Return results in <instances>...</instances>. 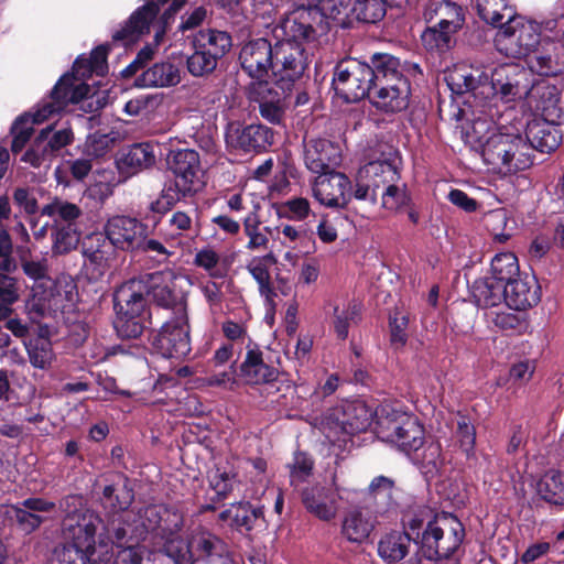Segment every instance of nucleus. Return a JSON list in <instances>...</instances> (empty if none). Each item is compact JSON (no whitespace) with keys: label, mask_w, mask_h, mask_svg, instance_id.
I'll list each match as a JSON object with an SVG mask.
<instances>
[{"label":"nucleus","mask_w":564,"mask_h":564,"mask_svg":"<svg viewBox=\"0 0 564 564\" xmlns=\"http://www.w3.org/2000/svg\"><path fill=\"white\" fill-rule=\"evenodd\" d=\"M284 39L274 43L273 65L271 80L278 87L292 90L295 83L302 78L308 67V54L304 43L316 41L324 34H310V36H293L289 33V23H283Z\"/></svg>","instance_id":"4"},{"label":"nucleus","mask_w":564,"mask_h":564,"mask_svg":"<svg viewBox=\"0 0 564 564\" xmlns=\"http://www.w3.org/2000/svg\"><path fill=\"white\" fill-rule=\"evenodd\" d=\"M19 288L15 278L0 273V321H6L13 313L12 305L19 301Z\"/></svg>","instance_id":"57"},{"label":"nucleus","mask_w":564,"mask_h":564,"mask_svg":"<svg viewBox=\"0 0 564 564\" xmlns=\"http://www.w3.org/2000/svg\"><path fill=\"white\" fill-rule=\"evenodd\" d=\"M520 274H522V272L520 271L518 258L513 252L497 253L492 258L489 276L505 290L520 276Z\"/></svg>","instance_id":"45"},{"label":"nucleus","mask_w":564,"mask_h":564,"mask_svg":"<svg viewBox=\"0 0 564 564\" xmlns=\"http://www.w3.org/2000/svg\"><path fill=\"white\" fill-rule=\"evenodd\" d=\"M141 286L129 279L113 292V329L121 339H137L151 325V307Z\"/></svg>","instance_id":"3"},{"label":"nucleus","mask_w":564,"mask_h":564,"mask_svg":"<svg viewBox=\"0 0 564 564\" xmlns=\"http://www.w3.org/2000/svg\"><path fill=\"white\" fill-rule=\"evenodd\" d=\"M105 523L106 521L99 514L86 510L77 517L75 524H70L67 528L66 534L70 542H66V544L83 551L96 564L97 556L99 555L98 539H96L97 529L100 525L104 529Z\"/></svg>","instance_id":"21"},{"label":"nucleus","mask_w":564,"mask_h":564,"mask_svg":"<svg viewBox=\"0 0 564 564\" xmlns=\"http://www.w3.org/2000/svg\"><path fill=\"white\" fill-rule=\"evenodd\" d=\"M47 333V329L44 330L41 328L40 334L35 337L24 340L30 364L39 369H46L50 367L54 357L52 343Z\"/></svg>","instance_id":"47"},{"label":"nucleus","mask_w":564,"mask_h":564,"mask_svg":"<svg viewBox=\"0 0 564 564\" xmlns=\"http://www.w3.org/2000/svg\"><path fill=\"white\" fill-rule=\"evenodd\" d=\"M291 93L269 82H252L248 86L249 100L258 104L261 118L271 124L282 123Z\"/></svg>","instance_id":"13"},{"label":"nucleus","mask_w":564,"mask_h":564,"mask_svg":"<svg viewBox=\"0 0 564 564\" xmlns=\"http://www.w3.org/2000/svg\"><path fill=\"white\" fill-rule=\"evenodd\" d=\"M387 7L389 4L386 0H354L351 14L358 21L377 23L386 15Z\"/></svg>","instance_id":"56"},{"label":"nucleus","mask_w":564,"mask_h":564,"mask_svg":"<svg viewBox=\"0 0 564 564\" xmlns=\"http://www.w3.org/2000/svg\"><path fill=\"white\" fill-rule=\"evenodd\" d=\"M134 500V491L130 486V480L123 474H117L109 484L102 487L99 501L107 512L106 523L112 521L118 516H130L129 507Z\"/></svg>","instance_id":"23"},{"label":"nucleus","mask_w":564,"mask_h":564,"mask_svg":"<svg viewBox=\"0 0 564 564\" xmlns=\"http://www.w3.org/2000/svg\"><path fill=\"white\" fill-rule=\"evenodd\" d=\"M457 32L443 29L434 23H426L421 33V43L426 52L443 55L456 45Z\"/></svg>","instance_id":"42"},{"label":"nucleus","mask_w":564,"mask_h":564,"mask_svg":"<svg viewBox=\"0 0 564 564\" xmlns=\"http://www.w3.org/2000/svg\"><path fill=\"white\" fill-rule=\"evenodd\" d=\"M438 520L440 518L434 517L432 510L427 507L410 509L402 516V533L408 534L410 540L419 547L425 527Z\"/></svg>","instance_id":"46"},{"label":"nucleus","mask_w":564,"mask_h":564,"mask_svg":"<svg viewBox=\"0 0 564 564\" xmlns=\"http://www.w3.org/2000/svg\"><path fill=\"white\" fill-rule=\"evenodd\" d=\"M368 66L372 70L373 85L398 79L401 61L390 53H375L370 56Z\"/></svg>","instance_id":"48"},{"label":"nucleus","mask_w":564,"mask_h":564,"mask_svg":"<svg viewBox=\"0 0 564 564\" xmlns=\"http://www.w3.org/2000/svg\"><path fill=\"white\" fill-rule=\"evenodd\" d=\"M409 316L395 307L389 314L390 344L394 349L405 346L409 335L406 333Z\"/></svg>","instance_id":"61"},{"label":"nucleus","mask_w":564,"mask_h":564,"mask_svg":"<svg viewBox=\"0 0 564 564\" xmlns=\"http://www.w3.org/2000/svg\"><path fill=\"white\" fill-rule=\"evenodd\" d=\"M540 25L519 15H509L500 26L494 43L496 50L510 58H524L532 55L542 41Z\"/></svg>","instance_id":"9"},{"label":"nucleus","mask_w":564,"mask_h":564,"mask_svg":"<svg viewBox=\"0 0 564 564\" xmlns=\"http://www.w3.org/2000/svg\"><path fill=\"white\" fill-rule=\"evenodd\" d=\"M140 543H119L117 536L107 530V524L104 525V532L98 534L99 555L97 556L96 564L108 562L112 556V546L121 549L113 564H141L143 560L142 552L138 549Z\"/></svg>","instance_id":"34"},{"label":"nucleus","mask_w":564,"mask_h":564,"mask_svg":"<svg viewBox=\"0 0 564 564\" xmlns=\"http://www.w3.org/2000/svg\"><path fill=\"white\" fill-rule=\"evenodd\" d=\"M132 281L138 283L141 288L142 295L148 299L151 296L153 302L163 308L178 307L181 308L182 301L175 291V275L171 270L155 271L152 273L140 274L138 278H132Z\"/></svg>","instance_id":"16"},{"label":"nucleus","mask_w":564,"mask_h":564,"mask_svg":"<svg viewBox=\"0 0 564 564\" xmlns=\"http://www.w3.org/2000/svg\"><path fill=\"white\" fill-rule=\"evenodd\" d=\"M313 183V196L322 205L332 208H346L351 200V181L336 169L317 173Z\"/></svg>","instance_id":"17"},{"label":"nucleus","mask_w":564,"mask_h":564,"mask_svg":"<svg viewBox=\"0 0 564 564\" xmlns=\"http://www.w3.org/2000/svg\"><path fill=\"white\" fill-rule=\"evenodd\" d=\"M183 516L174 507L159 503L149 505L130 516H118L107 524V530L112 532L119 543H140L149 533L155 532L162 538L174 535L183 528Z\"/></svg>","instance_id":"1"},{"label":"nucleus","mask_w":564,"mask_h":564,"mask_svg":"<svg viewBox=\"0 0 564 564\" xmlns=\"http://www.w3.org/2000/svg\"><path fill=\"white\" fill-rule=\"evenodd\" d=\"M541 301V288L534 276L520 274L506 288L505 303L512 310L525 311Z\"/></svg>","instance_id":"35"},{"label":"nucleus","mask_w":564,"mask_h":564,"mask_svg":"<svg viewBox=\"0 0 564 564\" xmlns=\"http://www.w3.org/2000/svg\"><path fill=\"white\" fill-rule=\"evenodd\" d=\"M37 111L30 117L29 115L19 116L13 122L10 132L12 134L11 151L17 154L23 150L25 144L30 141L34 129V123H40L43 120H37Z\"/></svg>","instance_id":"54"},{"label":"nucleus","mask_w":564,"mask_h":564,"mask_svg":"<svg viewBox=\"0 0 564 564\" xmlns=\"http://www.w3.org/2000/svg\"><path fill=\"white\" fill-rule=\"evenodd\" d=\"M530 68L541 76L554 77L564 72V44L544 37L530 56Z\"/></svg>","instance_id":"30"},{"label":"nucleus","mask_w":564,"mask_h":564,"mask_svg":"<svg viewBox=\"0 0 564 564\" xmlns=\"http://www.w3.org/2000/svg\"><path fill=\"white\" fill-rule=\"evenodd\" d=\"M411 542L408 534L392 531L380 539L378 554L387 564H398L409 554Z\"/></svg>","instance_id":"43"},{"label":"nucleus","mask_w":564,"mask_h":564,"mask_svg":"<svg viewBox=\"0 0 564 564\" xmlns=\"http://www.w3.org/2000/svg\"><path fill=\"white\" fill-rule=\"evenodd\" d=\"M541 111V118L551 122L560 123L564 112L562 108V97L560 90L554 85H547L542 88L536 105Z\"/></svg>","instance_id":"52"},{"label":"nucleus","mask_w":564,"mask_h":564,"mask_svg":"<svg viewBox=\"0 0 564 564\" xmlns=\"http://www.w3.org/2000/svg\"><path fill=\"white\" fill-rule=\"evenodd\" d=\"M275 132L272 128L263 123L240 124L231 122L228 124L225 133V140L228 148L238 152L262 153L274 143Z\"/></svg>","instance_id":"12"},{"label":"nucleus","mask_w":564,"mask_h":564,"mask_svg":"<svg viewBox=\"0 0 564 564\" xmlns=\"http://www.w3.org/2000/svg\"><path fill=\"white\" fill-rule=\"evenodd\" d=\"M74 74L65 73L54 85L51 91V101L37 110V120H46L54 113L65 110L69 104L88 101L91 89L88 84L80 82L76 84Z\"/></svg>","instance_id":"14"},{"label":"nucleus","mask_w":564,"mask_h":564,"mask_svg":"<svg viewBox=\"0 0 564 564\" xmlns=\"http://www.w3.org/2000/svg\"><path fill=\"white\" fill-rule=\"evenodd\" d=\"M410 84L400 78L373 85L371 94L368 95L371 106L386 115H395L406 110L410 105Z\"/></svg>","instance_id":"22"},{"label":"nucleus","mask_w":564,"mask_h":564,"mask_svg":"<svg viewBox=\"0 0 564 564\" xmlns=\"http://www.w3.org/2000/svg\"><path fill=\"white\" fill-rule=\"evenodd\" d=\"M536 492L542 500L554 506H564V474L547 470L536 482Z\"/></svg>","instance_id":"49"},{"label":"nucleus","mask_w":564,"mask_h":564,"mask_svg":"<svg viewBox=\"0 0 564 564\" xmlns=\"http://www.w3.org/2000/svg\"><path fill=\"white\" fill-rule=\"evenodd\" d=\"M43 133L45 134L43 145L45 147L51 158L56 156L63 148L74 141V133L72 128H64L54 131L52 126H48L42 129L39 134Z\"/></svg>","instance_id":"62"},{"label":"nucleus","mask_w":564,"mask_h":564,"mask_svg":"<svg viewBox=\"0 0 564 564\" xmlns=\"http://www.w3.org/2000/svg\"><path fill=\"white\" fill-rule=\"evenodd\" d=\"M456 431L455 436L457 438L459 448L464 452L467 459L475 458V446H476V427L471 423L468 415L460 412L457 413L456 417Z\"/></svg>","instance_id":"55"},{"label":"nucleus","mask_w":564,"mask_h":564,"mask_svg":"<svg viewBox=\"0 0 564 564\" xmlns=\"http://www.w3.org/2000/svg\"><path fill=\"white\" fill-rule=\"evenodd\" d=\"M465 538V528L455 516H443L425 527L417 554L429 561L448 560Z\"/></svg>","instance_id":"8"},{"label":"nucleus","mask_w":564,"mask_h":564,"mask_svg":"<svg viewBox=\"0 0 564 564\" xmlns=\"http://www.w3.org/2000/svg\"><path fill=\"white\" fill-rule=\"evenodd\" d=\"M470 293L478 307L489 308L505 302L506 290L488 275L476 279Z\"/></svg>","instance_id":"44"},{"label":"nucleus","mask_w":564,"mask_h":564,"mask_svg":"<svg viewBox=\"0 0 564 564\" xmlns=\"http://www.w3.org/2000/svg\"><path fill=\"white\" fill-rule=\"evenodd\" d=\"M42 215L52 217L55 221L62 220L66 225H73L82 216V209L74 203L55 197L42 208Z\"/></svg>","instance_id":"58"},{"label":"nucleus","mask_w":564,"mask_h":564,"mask_svg":"<svg viewBox=\"0 0 564 564\" xmlns=\"http://www.w3.org/2000/svg\"><path fill=\"white\" fill-rule=\"evenodd\" d=\"M264 522L262 506L254 507L249 501L236 502L234 523H230L231 528L239 532H250L257 527H261Z\"/></svg>","instance_id":"51"},{"label":"nucleus","mask_w":564,"mask_h":564,"mask_svg":"<svg viewBox=\"0 0 564 564\" xmlns=\"http://www.w3.org/2000/svg\"><path fill=\"white\" fill-rule=\"evenodd\" d=\"M181 311L182 314L166 321L151 336L150 341L153 350L164 358H185L192 350L185 307H182Z\"/></svg>","instance_id":"11"},{"label":"nucleus","mask_w":564,"mask_h":564,"mask_svg":"<svg viewBox=\"0 0 564 564\" xmlns=\"http://www.w3.org/2000/svg\"><path fill=\"white\" fill-rule=\"evenodd\" d=\"M208 487L214 491L215 501H225L238 484L237 474L216 466L207 473Z\"/></svg>","instance_id":"53"},{"label":"nucleus","mask_w":564,"mask_h":564,"mask_svg":"<svg viewBox=\"0 0 564 564\" xmlns=\"http://www.w3.org/2000/svg\"><path fill=\"white\" fill-rule=\"evenodd\" d=\"M379 437L404 453L412 455L424 444L425 429L414 414L390 405L381 406L377 420Z\"/></svg>","instance_id":"5"},{"label":"nucleus","mask_w":564,"mask_h":564,"mask_svg":"<svg viewBox=\"0 0 564 564\" xmlns=\"http://www.w3.org/2000/svg\"><path fill=\"white\" fill-rule=\"evenodd\" d=\"M304 162L315 174L335 170L341 163L340 148L327 139H311L304 144Z\"/></svg>","instance_id":"29"},{"label":"nucleus","mask_w":564,"mask_h":564,"mask_svg":"<svg viewBox=\"0 0 564 564\" xmlns=\"http://www.w3.org/2000/svg\"><path fill=\"white\" fill-rule=\"evenodd\" d=\"M299 8L289 17V33L293 36H310V34H327L329 22L319 12L324 0H294Z\"/></svg>","instance_id":"20"},{"label":"nucleus","mask_w":564,"mask_h":564,"mask_svg":"<svg viewBox=\"0 0 564 564\" xmlns=\"http://www.w3.org/2000/svg\"><path fill=\"white\" fill-rule=\"evenodd\" d=\"M193 53L186 57V68L194 77H204L213 74L217 68L218 61L213 54L200 48H193Z\"/></svg>","instance_id":"59"},{"label":"nucleus","mask_w":564,"mask_h":564,"mask_svg":"<svg viewBox=\"0 0 564 564\" xmlns=\"http://www.w3.org/2000/svg\"><path fill=\"white\" fill-rule=\"evenodd\" d=\"M529 156L534 162L533 152L551 154L563 141L560 123L535 118L527 123L525 138Z\"/></svg>","instance_id":"27"},{"label":"nucleus","mask_w":564,"mask_h":564,"mask_svg":"<svg viewBox=\"0 0 564 564\" xmlns=\"http://www.w3.org/2000/svg\"><path fill=\"white\" fill-rule=\"evenodd\" d=\"M88 562L93 563V558L86 553L64 543L54 549L48 564H87Z\"/></svg>","instance_id":"64"},{"label":"nucleus","mask_w":564,"mask_h":564,"mask_svg":"<svg viewBox=\"0 0 564 564\" xmlns=\"http://www.w3.org/2000/svg\"><path fill=\"white\" fill-rule=\"evenodd\" d=\"M118 164L131 174L149 169L155 164L154 147L149 142L133 143L122 151Z\"/></svg>","instance_id":"39"},{"label":"nucleus","mask_w":564,"mask_h":564,"mask_svg":"<svg viewBox=\"0 0 564 564\" xmlns=\"http://www.w3.org/2000/svg\"><path fill=\"white\" fill-rule=\"evenodd\" d=\"M83 270L89 280L101 279L110 268L115 253L111 243L100 232L86 235L79 245Z\"/></svg>","instance_id":"18"},{"label":"nucleus","mask_w":564,"mask_h":564,"mask_svg":"<svg viewBox=\"0 0 564 564\" xmlns=\"http://www.w3.org/2000/svg\"><path fill=\"white\" fill-rule=\"evenodd\" d=\"M193 48H200L213 54L218 62L226 56L232 46V37L226 31L200 29L191 40Z\"/></svg>","instance_id":"38"},{"label":"nucleus","mask_w":564,"mask_h":564,"mask_svg":"<svg viewBox=\"0 0 564 564\" xmlns=\"http://www.w3.org/2000/svg\"><path fill=\"white\" fill-rule=\"evenodd\" d=\"M105 238H107L113 249L132 251L142 242L145 226L137 218L113 216L108 219L105 226Z\"/></svg>","instance_id":"26"},{"label":"nucleus","mask_w":564,"mask_h":564,"mask_svg":"<svg viewBox=\"0 0 564 564\" xmlns=\"http://www.w3.org/2000/svg\"><path fill=\"white\" fill-rule=\"evenodd\" d=\"M422 18L425 23H434L458 33L466 23V11L452 0H430L423 7Z\"/></svg>","instance_id":"28"},{"label":"nucleus","mask_w":564,"mask_h":564,"mask_svg":"<svg viewBox=\"0 0 564 564\" xmlns=\"http://www.w3.org/2000/svg\"><path fill=\"white\" fill-rule=\"evenodd\" d=\"M53 251L57 254H65L79 247L82 240L73 225H65L52 234Z\"/></svg>","instance_id":"63"},{"label":"nucleus","mask_w":564,"mask_h":564,"mask_svg":"<svg viewBox=\"0 0 564 564\" xmlns=\"http://www.w3.org/2000/svg\"><path fill=\"white\" fill-rule=\"evenodd\" d=\"M476 10L478 17L494 28L502 26L509 15H514L513 8L506 0H476Z\"/></svg>","instance_id":"50"},{"label":"nucleus","mask_w":564,"mask_h":564,"mask_svg":"<svg viewBox=\"0 0 564 564\" xmlns=\"http://www.w3.org/2000/svg\"><path fill=\"white\" fill-rule=\"evenodd\" d=\"M376 522V517L365 512L361 507H355L345 512L340 533L348 542L360 545L368 540Z\"/></svg>","instance_id":"36"},{"label":"nucleus","mask_w":564,"mask_h":564,"mask_svg":"<svg viewBox=\"0 0 564 564\" xmlns=\"http://www.w3.org/2000/svg\"><path fill=\"white\" fill-rule=\"evenodd\" d=\"M372 70L367 62L355 57L338 61L333 70L332 87L347 104L358 102L371 94Z\"/></svg>","instance_id":"10"},{"label":"nucleus","mask_w":564,"mask_h":564,"mask_svg":"<svg viewBox=\"0 0 564 564\" xmlns=\"http://www.w3.org/2000/svg\"><path fill=\"white\" fill-rule=\"evenodd\" d=\"M274 44L268 39L258 37L245 43L238 55V61L243 73L254 82H268L269 73H272Z\"/></svg>","instance_id":"15"},{"label":"nucleus","mask_w":564,"mask_h":564,"mask_svg":"<svg viewBox=\"0 0 564 564\" xmlns=\"http://www.w3.org/2000/svg\"><path fill=\"white\" fill-rule=\"evenodd\" d=\"M409 457L425 476L430 477L436 476L444 463L441 443L436 440H426L425 437L422 447L413 451Z\"/></svg>","instance_id":"40"},{"label":"nucleus","mask_w":564,"mask_h":564,"mask_svg":"<svg viewBox=\"0 0 564 564\" xmlns=\"http://www.w3.org/2000/svg\"><path fill=\"white\" fill-rule=\"evenodd\" d=\"M181 82L178 67L170 61L153 64L143 73L135 77L134 86L139 88L148 87H170Z\"/></svg>","instance_id":"37"},{"label":"nucleus","mask_w":564,"mask_h":564,"mask_svg":"<svg viewBox=\"0 0 564 564\" xmlns=\"http://www.w3.org/2000/svg\"><path fill=\"white\" fill-rule=\"evenodd\" d=\"M164 539L163 552L174 564H195L189 539L187 543L181 536L166 535Z\"/></svg>","instance_id":"60"},{"label":"nucleus","mask_w":564,"mask_h":564,"mask_svg":"<svg viewBox=\"0 0 564 564\" xmlns=\"http://www.w3.org/2000/svg\"><path fill=\"white\" fill-rule=\"evenodd\" d=\"M378 414L364 400H345L322 414L321 431L329 443L346 448L348 443L354 445L352 436L366 432Z\"/></svg>","instance_id":"2"},{"label":"nucleus","mask_w":564,"mask_h":564,"mask_svg":"<svg viewBox=\"0 0 564 564\" xmlns=\"http://www.w3.org/2000/svg\"><path fill=\"white\" fill-rule=\"evenodd\" d=\"M529 147L521 134L494 133L481 147L487 165L503 174H516L533 165Z\"/></svg>","instance_id":"6"},{"label":"nucleus","mask_w":564,"mask_h":564,"mask_svg":"<svg viewBox=\"0 0 564 564\" xmlns=\"http://www.w3.org/2000/svg\"><path fill=\"white\" fill-rule=\"evenodd\" d=\"M169 0L147 1L137 8L124 22V24L112 34L115 43L123 45L135 43L139 39L150 32V26L160 12V6Z\"/></svg>","instance_id":"25"},{"label":"nucleus","mask_w":564,"mask_h":564,"mask_svg":"<svg viewBox=\"0 0 564 564\" xmlns=\"http://www.w3.org/2000/svg\"><path fill=\"white\" fill-rule=\"evenodd\" d=\"M166 164L175 178L181 181V186L184 189L188 188L187 185L197 187L200 169V159L197 151L194 149L170 150L166 156Z\"/></svg>","instance_id":"33"},{"label":"nucleus","mask_w":564,"mask_h":564,"mask_svg":"<svg viewBox=\"0 0 564 564\" xmlns=\"http://www.w3.org/2000/svg\"><path fill=\"white\" fill-rule=\"evenodd\" d=\"M243 361L238 365V377L249 386L271 384L279 380L280 370L267 362L263 351L257 344L247 345Z\"/></svg>","instance_id":"24"},{"label":"nucleus","mask_w":564,"mask_h":564,"mask_svg":"<svg viewBox=\"0 0 564 564\" xmlns=\"http://www.w3.org/2000/svg\"><path fill=\"white\" fill-rule=\"evenodd\" d=\"M495 95L505 102L514 101L529 89V72L517 63H505L496 66L490 76Z\"/></svg>","instance_id":"19"},{"label":"nucleus","mask_w":564,"mask_h":564,"mask_svg":"<svg viewBox=\"0 0 564 564\" xmlns=\"http://www.w3.org/2000/svg\"><path fill=\"white\" fill-rule=\"evenodd\" d=\"M366 173L373 176L375 187H379L380 184H387L381 194L382 206L386 209L397 214L405 213L408 219L415 226L420 223L419 208L413 202L406 184H395L400 178V172L393 163L389 161L370 162L366 166Z\"/></svg>","instance_id":"7"},{"label":"nucleus","mask_w":564,"mask_h":564,"mask_svg":"<svg viewBox=\"0 0 564 564\" xmlns=\"http://www.w3.org/2000/svg\"><path fill=\"white\" fill-rule=\"evenodd\" d=\"M394 480L383 475L375 477L367 491L371 500L373 511L377 514H384L394 509L397 502L393 499Z\"/></svg>","instance_id":"41"},{"label":"nucleus","mask_w":564,"mask_h":564,"mask_svg":"<svg viewBox=\"0 0 564 564\" xmlns=\"http://www.w3.org/2000/svg\"><path fill=\"white\" fill-rule=\"evenodd\" d=\"M189 540L195 564H217L229 555L228 544L209 530L199 529Z\"/></svg>","instance_id":"31"},{"label":"nucleus","mask_w":564,"mask_h":564,"mask_svg":"<svg viewBox=\"0 0 564 564\" xmlns=\"http://www.w3.org/2000/svg\"><path fill=\"white\" fill-rule=\"evenodd\" d=\"M305 510L321 521L329 522L335 519L338 510L334 491L322 485L305 487L301 494Z\"/></svg>","instance_id":"32"}]
</instances>
